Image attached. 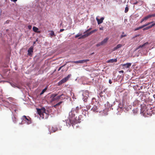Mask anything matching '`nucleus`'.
<instances>
[{
    "instance_id": "nucleus-1",
    "label": "nucleus",
    "mask_w": 155,
    "mask_h": 155,
    "mask_svg": "<svg viewBox=\"0 0 155 155\" xmlns=\"http://www.w3.org/2000/svg\"><path fill=\"white\" fill-rule=\"evenodd\" d=\"M81 108V107H77L75 108H72L71 111L69 113V119L70 124H71L73 127L74 125L81 122V116L80 115L78 117H75L76 114L78 112L79 110Z\"/></svg>"
},
{
    "instance_id": "nucleus-2",
    "label": "nucleus",
    "mask_w": 155,
    "mask_h": 155,
    "mask_svg": "<svg viewBox=\"0 0 155 155\" xmlns=\"http://www.w3.org/2000/svg\"><path fill=\"white\" fill-rule=\"evenodd\" d=\"M37 110L38 114L41 118L44 119L47 118L48 115L45 113V109L44 107L41 109L37 108Z\"/></svg>"
},
{
    "instance_id": "nucleus-3",
    "label": "nucleus",
    "mask_w": 155,
    "mask_h": 155,
    "mask_svg": "<svg viewBox=\"0 0 155 155\" xmlns=\"http://www.w3.org/2000/svg\"><path fill=\"white\" fill-rule=\"evenodd\" d=\"M22 122L21 124L26 123L28 124H29L31 123V119L29 117H27L25 116H23L22 118Z\"/></svg>"
},
{
    "instance_id": "nucleus-4",
    "label": "nucleus",
    "mask_w": 155,
    "mask_h": 155,
    "mask_svg": "<svg viewBox=\"0 0 155 155\" xmlns=\"http://www.w3.org/2000/svg\"><path fill=\"white\" fill-rule=\"evenodd\" d=\"M71 76V74H68L67 77H65V78L62 79L61 81H60L58 83V86H60L63 83H64L66 82L69 78Z\"/></svg>"
},
{
    "instance_id": "nucleus-5",
    "label": "nucleus",
    "mask_w": 155,
    "mask_h": 155,
    "mask_svg": "<svg viewBox=\"0 0 155 155\" xmlns=\"http://www.w3.org/2000/svg\"><path fill=\"white\" fill-rule=\"evenodd\" d=\"M99 107L96 105H94L91 108V110L94 113L100 112V111L99 109Z\"/></svg>"
},
{
    "instance_id": "nucleus-6",
    "label": "nucleus",
    "mask_w": 155,
    "mask_h": 155,
    "mask_svg": "<svg viewBox=\"0 0 155 155\" xmlns=\"http://www.w3.org/2000/svg\"><path fill=\"white\" fill-rule=\"evenodd\" d=\"M49 130L50 131V134H51V132H54L58 130V128L55 126L50 127L49 128Z\"/></svg>"
},
{
    "instance_id": "nucleus-7",
    "label": "nucleus",
    "mask_w": 155,
    "mask_h": 155,
    "mask_svg": "<svg viewBox=\"0 0 155 155\" xmlns=\"http://www.w3.org/2000/svg\"><path fill=\"white\" fill-rule=\"evenodd\" d=\"M131 65V63H128L126 64H121L120 65L124 67V68H129Z\"/></svg>"
},
{
    "instance_id": "nucleus-8",
    "label": "nucleus",
    "mask_w": 155,
    "mask_h": 155,
    "mask_svg": "<svg viewBox=\"0 0 155 155\" xmlns=\"http://www.w3.org/2000/svg\"><path fill=\"white\" fill-rule=\"evenodd\" d=\"M33 47L32 46H31L28 50V55L31 56L32 55V53L33 52Z\"/></svg>"
},
{
    "instance_id": "nucleus-9",
    "label": "nucleus",
    "mask_w": 155,
    "mask_h": 155,
    "mask_svg": "<svg viewBox=\"0 0 155 155\" xmlns=\"http://www.w3.org/2000/svg\"><path fill=\"white\" fill-rule=\"evenodd\" d=\"M64 95L63 94H62L59 96H58L57 97H56L55 98V100H59L60 99H61V100H63L65 99V97H62Z\"/></svg>"
},
{
    "instance_id": "nucleus-10",
    "label": "nucleus",
    "mask_w": 155,
    "mask_h": 155,
    "mask_svg": "<svg viewBox=\"0 0 155 155\" xmlns=\"http://www.w3.org/2000/svg\"><path fill=\"white\" fill-rule=\"evenodd\" d=\"M91 32H87V33H86L85 34L83 35L82 37H81L79 38V39H81V38H84L85 37H87L89 35H91Z\"/></svg>"
},
{
    "instance_id": "nucleus-11",
    "label": "nucleus",
    "mask_w": 155,
    "mask_h": 155,
    "mask_svg": "<svg viewBox=\"0 0 155 155\" xmlns=\"http://www.w3.org/2000/svg\"><path fill=\"white\" fill-rule=\"evenodd\" d=\"M148 42H146L144 43V44L142 45H140L139 46H138L135 49V50H137L140 48H142L145 45H148Z\"/></svg>"
},
{
    "instance_id": "nucleus-12",
    "label": "nucleus",
    "mask_w": 155,
    "mask_h": 155,
    "mask_svg": "<svg viewBox=\"0 0 155 155\" xmlns=\"http://www.w3.org/2000/svg\"><path fill=\"white\" fill-rule=\"evenodd\" d=\"M117 61V58L115 59H110V60H108L107 61V63H114V62H116Z\"/></svg>"
},
{
    "instance_id": "nucleus-13",
    "label": "nucleus",
    "mask_w": 155,
    "mask_h": 155,
    "mask_svg": "<svg viewBox=\"0 0 155 155\" xmlns=\"http://www.w3.org/2000/svg\"><path fill=\"white\" fill-rule=\"evenodd\" d=\"M104 19V18L103 17H102L100 18V19H99L98 18H96V20L97 21L98 24L99 25L102 23Z\"/></svg>"
},
{
    "instance_id": "nucleus-14",
    "label": "nucleus",
    "mask_w": 155,
    "mask_h": 155,
    "mask_svg": "<svg viewBox=\"0 0 155 155\" xmlns=\"http://www.w3.org/2000/svg\"><path fill=\"white\" fill-rule=\"evenodd\" d=\"M108 39L109 38H105L101 42V45H103L105 44L107 42Z\"/></svg>"
},
{
    "instance_id": "nucleus-15",
    "label": "nucleus",
    "mask_w": 155,
    "mask_h": 155,
    "mask_svg": "<svg viewBox=\"0 0 155 155\" xmlns=\"http://www.w3.org/2000/svg\"><path fill=\"white\" fill-rule=\"evenodd\" d=\"M155 25V23H154L152 24L150 26H149L147 27L146 28H144L143 29V30L144 31V30H148V29L151 28L152 27H153Z\"/></svg>"
},
{
    "instance_id": "nucleus-16",
    "label": "nucleus",
    "mask_w": 155,
    "mask_h": 155,
    "mask_svg": "<svg viewBox=\"0 0 155 155\" xmlns=\"http://www.w3.org/2000/svg\"><path fill=\"white\" fill-rule=\"evenodd\" d=\"M33 31L35 32L39 33L40 32V31H38V28L35 26H34L33 27Z\"/></svg>"
},
{
    "instance_id": "nucleus-17",
    "label": "nucleus",
    "mask_w": 155,
    "mask_h": 155,
    "mask_svg": "<svg viewBox=\"0 0 155 155\" xmlns=\"http://www.w3.org/2000/svg\"><path fill=\"white\" fill-rule=\"evenodd\" d=\"M122 45L121 44H119L117 45V46L115 47L114 48V50H115L120 48H121L122 46Z\"/></svg>"
},
{
    "instance_id": "nucleus-18",
    "label": "nucleus",
    "mask_w": 155,
    "mask_h": 155,
    "mask_svg": "<svg viewBox=\"0 0 155 155\" xmlns=\"http://www.w3.org/2000/svg\"><path fill=\"white\" fill-rule=\"evenodd\" d=\"M85 94V93H84L83 94V96H84L83 99L84 101V102H86L87 101V99L88 98V94H87V96H85L84 95V94Z\"/></svg>"
},
{
    "instance_id": "nucleus-19",
    "label": "nucleus",
    "mask_w": 155,
    "mask_h": 155,
    "mask_svg": "<svg viewBox=\"0 0 155 155\" xmlns=\"http://www.w3.org/2000/svg\"><path fill=\"white\" fill-rule=\"evenodd\" d=\"M82 111H83L82 114L84 115V116H86V114H88L87 110L85 109H84V110H83V109H82Z\"/></svg>"
},
{
    "instance_id": "nucleus-20",
    "label": "nucleus",
    "mask_w": 155,
    "mask_h": 155,
    "mask_svg": "<svg viewBox=\"0 0 155 155\" xmlns=\"http://www.w3.org/2000/svg\"><path fill=\"white\" fill-rule=\"evenodd\" d=\"M58 94L55 93V94H52L51 95L50 97V98H55L56 97Z\"/></svg>"
},
{
    "instance_id": "nucleus-21",
    "label": "nucleus",
    "mask_w": 155,
    "mask_h": 155,
    "mask_svg": "<svg viewBox=\"0 0 155 155\" xmlns=\"http://www.w3.org/2000/svg\"><path fill=\"white\" fill-rule=\"evenodd\" d=\"M80 61V63H83L84 62H86L87 61H89V59H86V60H81Z\"/></svg>"
},
{
    "instance_id": "nucleus-22",
    "label": "nucleus",
    "mask_w": 155,
    "mask_h": 155,
    "mask_svg": "<svg viewBox=\"0 0 155 155\" xmlns=\"http://www.w3.org/2000/svg\"><path fill=\"white\" fill-rule=\"evenodd\" d=\"M62 103V101H60L59 103L57 104H56L54 105L53 106V107H54L55 108H56L58 106L60 105Z\"/></svg>"
},
{
    "instance_id": "nucleus-23",
    "label": "nucleus",
    "mask_w": 155,
    "mask_h": 155,
    "mask_svg": "<svg viewBox=\"0 0 155 155\" xmlns=\"http://www.w3.org/2000/svg\"><path fill=\"white\" fill-rule=\"evenodd\" d=\"M69 62H70V63H76V64L80 63V61H70L68 62L67 63H69Z\"/></svg>"
},
{
    "instance_id": "nucleus-24",
    "label": "nucleus",
    "mask_w": 155,
    "mask_h": 155,
    "mask_svg": "<svg viewBox=\"0 0 155 155\" xmlns=\"http://www.w3.org/2000/svg\"><path fill=\"white\" fill-rule=\"evenodd\" d=\"M12 119L14 123H16L17 121V118L15 116H14L13 117H12Z\"/></svg>"
},
{
    "instance_id": "nucleus-25",
    "label": "nucleus",
    "mask_w": 155,
    "mask_h": 155,
    "mask_svg": "<svg viewBox=\"0 0 155 155\" xmlns=\"http://www.w3.org/2000/svg\"><path fill=\"white\" fill-rule=\"evenodd\" d=\"M50 35L51 37L53 36H56L54 34V31H50Z\"/></svg>"
},
{
    "instance_id": "nucleus-26",
    "label": "nucleus",
    "mask_w": 155,
    "mask_h": 155,
    "mask_svg": "<svg viewBox=\"0 0 155 155\" xmlns=\"http://www.w3.org/2000/svg\"><path fill=\"white\" fill-rule=\"evenodd\" d=\"M147 20V18L146 16L144 17V18H142V19L141 20V21L140 22V23H142L144 21H146Z\"/></svg>"
},
{
    "instance_id": "nucleus-27",
    "label": "nucleus",
    "mask_w": 155,
    "mask_h": 155,
    "mask_svg": "<svg viewBox=\"0 0 155 155\" xmlns=\"http://www.w3.org/2000/svg\"><path fill=\"white\" fill-rule=\"evenodd\" d=\"M47 88L45 87L44 89L42 90L41 92L40 93V95H41L44 94V93L45 91L47 90Z\"/></svg>"
},
{
    "instance_id": "nucleus-28",
    "label": "nucleus",
    "mask_w": 155,
    "mask_h": 155,
    "mask_svg": "<svg viewBox=\"0 0 155 155\" xmlns=\"http://www.w3.org/2000/svg\"><path fill=\"white\" fill-rule=\"evenodd\" d=\"M143 28V25H142V26H140L139 27H138V28H135L134 29V31H137V30H139V29H141L142 28Z\"/></svg>"
},
{
    "instance_id": "nucleus-29",
    "label": "nucleus",
    "mask_w": 155,
    "mask_h": 155,
    "mask_svg": "<svg viewBox=\"0 0 155 155\" xmlns=\"http://www.w3.org/2000/svg\"><path fill=\"white\" fill-rule=\"evenodd\" d=\"M153 21H151V22H148V23H147L146 24H145V25H143V28H144V27H146V26L149 25H150L151 23H153Z\"/></svg>"
},
{
    "instance_id": "nucleus-30",
    "label": "nucleus",
    "mask_w": 155,
    "mask_h": 155,
    "mask_svg": "<svg viewBox=\"0 0 155 155\" xmlns=\"http://www.w3.org/2000/svg\"><path fill=\"white\" fill-rule=\"evenodd\" d=\"M128 10H129L128 7L127 6H126L125 8V11H124L125 12L127 13L128 11Z\"/></svg>"
},
{
    "instance_id": "nucleus-31",
    "label": "nucleus",
    "mask_w": 155,
    "mask_h": 155,
    "mask_svg": "<svg viewBox=\"0 0 155 155\" xmlns=\"http://www.w3.org/2000/svg\"><path fill=\"white\" fill-rule=\"evenodd\" d=\"M91 106H90V105H87L86 106V108H87V110L90 109V108H91Z\"/></svg>"
},
{
    "instance_id": "nucleus-32",
    "label": "nucleus",
    "mask_w": 155,
    "mask_h": 155,
    "mask_svg": "<svg viewBox=\"0 0 155 155\" xmlns=\"http://www.w3.org/2000/svg\"><path fill=\"white\" fill-rule=\"evenodd\" d=\"M97 31V29H94L91 31V34H93V33Z\"/></svg>"
},
{
    "instance_id": "nucleus-33",
    "label": "nucleus",
    "mask_w": 155,
    "mask_h": 155,
    "mask_svg": "<svg viewBox=\"0 0 155 155\" xmlns=\"http://www.w3.org/2000/svg\"><path fill=\"white\" fill-rule=\"evenodd\" d=\"M66 64H65L64 65L60 67L58 69V71H59L61 69V68L64 67V66Z\"/></svg>"
},
{
    "instance_id": "nucleus-34",
    "label": "nucleus",
    "mask_w": 155,
    "mask_h": 155,
    "mask_svg": "<svg viewBox=\"0 0 155 155\" xmlns=\"http://www.w3.org/2000/svg\"><path fill=\"white\" fill-rule=\"evenodd\" d=\"M127 36V35L124 34V35H122L120 36V38H122L123 37H125Z\"/></svg>"
},
{
    "instance_id": "nucleus-35",
    "label": "nucleus",
    "mask_w": 155,
    "mask_h": 155,
    "mask_svg": "<svg viewBox=\"0 0 155 155\" xmlns=\"http://www.w3.org/2000/svg\"><path fill=\"white\" fill-rule=\"evenodd\" d=\"M101 45H101V42H100V43H98V44H97V45H96V46H97V47H99V46H101Z\"/></svg>"
},
{
    "instance_id": "nucleus-36",
    "label": "nucleus",
    "mask_w": 155,
    "mask_h": 155,
    "mask_svg": "<svg viewBox=\"0 0 155 155\" xmlns=\"http://www.w3.org/2000/svg\"><path fill=\"white\" fill-rule=\"evenodd\" d=\"M146 17L147 18V19H148L149 18H151L150 15H147V16H146Z\"/></svg>"
},
{
    "instance_id": "nucleus-37",
    "label": "nucleus",
    "mask_w": 155,
    "mask_h": 155,
    "mask_svg": "<svg viewBox=\"0 0 155 155\" xmlns=\"http://www.w3.org/2000/svg\"><path fill=\"white\" fill-rule=\"evenodd\" d=\"M51 99V102H53V101H54L55 100V98H50Z\"/></svg>"
},
{
    "instance_id": "nucleus-38",
    "label": "nucleus",
    "mask_w": 155,
    "mask_h": 155,
    "mask_svg": "<svg viewBox=\"0 0 155 155\" xmlns=\"http://www.w3.org/2000/svg\"><path fill=\"white\" fill-rule=\"evenodd\" d=\"M81 35H80V34H77L76 35V36H75V38H78Z\"/></svg>"
},
{
    "instance_id": "nucleus-39",
    "label": "nucleus",
    "mask_w": 155,
    "mask_h": 155,
    "mask_svg": "<svg viewBox=\"0 0 155 155\" xmlns=\"http://www.w3.org/2000/svg\"><path fill=\"white\" fill-rule=\"evenodd\" d=\"M31 27H32V26L31 25H28V29H31Z\"/></svg>"
},
{
    "instance_id": "nucleus-40",
    "label": "nucleus",
    "mask_w": 155,
    "mask_h": 155,
    "mask_svg": "<svg viewBox=\"0 0 155 155\" xmlns=\"http://www.w3.org/2000/svg\"><path fill=\"white\" fill-rule=\"evenodd\" d=\"M151 16V17H155V14H153L152 15H150Z\"/></svg>"
},
{
    "instance_id": "nucleus-41",
    "label": "nucleus",
    "mask_w": 155,
    "mask_h": 155,
    "mask_svg": "<svg viewBox=\"0 0 155 155\" xmlns=\"http://www.w3.org/2000/svg\"><path fill=\"white\" fill-rule=\"evenodd\" d=\"M99 29L100 30H103L104 29V28L103 27L100 28Z\"/></svg>"
},
{
    "instance_id": "nucleus-42",
    "label": "nucleus",
    "mask_w": 155,
    "mask_h": 155,
    "mask_svg": "<svg viewBox=\"0 0 155 155\" xmlns=\"http://www.w3.org/2000/svg\"><path fill=\"white\" fill-rule=\"evenodd\" d=\"M91 28H89V29H87L86 31V32H88L89 31H90L91 29Z\"/></svg>"
},
{
    "instance_id": "nucleus-43",
    "label": "nucleus",
    "mask_w": 155,
    "mask_h": 155,
    "mask_svg": "<svg viewBox=\"0 0 155 155\" xmlns=\"http://www.w3.org/2000/svg\"><path fill=\"white\" fill-rule=\"evenodd\" d=\"M120 73H124V71L123 70H121L119 71Z\"/></svg>"
},
{
    "instance_id": "nucleus-44",
    "label": "nucleus",
    "mask_w": 155,
    "mask_h": 155,
    "mask_svg": "<svg viewBox=\"0 0 155 155\" xmlns=\"http://www.w3.org/2000/svg\"><path fill=\"white\" fill-rule=\"evenodd\" d=\"M109 82L110 84H111L112 83V82L110 79L109 81Z\"/></svg>"
},
{
    "instance_id": "nucleus-45",
    "label": "nucleus",
    "mask_w": 155,
    "mask_h": 155,
    "mask_svg": "<svg viewBox=\"0 0 155 155\" xmlns=\"http://www.w3.org/2000/svg\"><path fill=\"white\" fill-rule=\"evenodd\" d=\"M64 29H61L60 30V32H62V31H64Z\"/></svg>"
},
{
    "instance_id": "nucleus-46",
    "label": "nucleus",
    "mask_w": 155,
    "mask_h": 155,
    "mask_svg": "<svg viewBox=\"0 0 155 155\" xmlns=\"http://www.w3.org/2000/svg\"><path fill=\"white\" fill-rule=\"evenodd\" d=\"M9 20H7L6 21V23L7 24V23H8L9 22Z\"/></svg>"
},
{
    "instance_id": "nucleus-47",
    "label": "nucleus",
    "mask_w": 155,
    "mask_h": 155,
    "mask_svg": "<svg viewBox=\"0 0 155 155\" xmlns=\"http://www.w3.org/2000/svg\"><path fill=\"white\" fill-rule=\"evenodd\" d=\"M12 1H13L14 2H16L17 0H11Z\"/></svg>"
},
{
    "instance_id": "nucleus-48",
    "label": "nucleus",
    "mask_w": 155,
    "mask_h": 155,
    "mask_svg": "<svg viewBox=\"0 0 155 155\" xmlns=\"http://www.w3.org/2000/svg\"><path fill=\"white\" fill-rule=\"evenodd\" d=\"M138 3V2L137 1H136L134 3V4H136Z\"/></svg>"
},
{
    "instance_id": "nucleus-49",
    "label": "nucleus",
    "mask_w": 155,
    "mask_h": 155,
    "mask_svg": "<svg viewBox=\"0 0 155 155\" xmlns=\"http://www.w3.org/2000/svg\"><path fill=\"white\" fill-rule=\"evenodd\" d=\"M35 41L34 42H33V44H35Z\"/></svg>"
},
{
    "instance_id": "nucleus-50",
    "label": "nucleus",
    "mask_w": 155,
    "mask_h": 155,
    "mask_svg": "<svg viewBox=\"0 0 155 155\" xmlns=\"http://www.w3.org/2000/svg\"><path fill=\"white\" fill-rule=\"evenodd\" d=\"M85 93H86V94H87V93L88 94V92H86Z\"/></svg>"
},
{
    "instance_id": "nucleus-51",
    "label": "nucleus",
    "mask_w": 155,
    "mask_h": 155,
    "mask_svg": "<svg viewBox=\"0 0 155 155\" xmlns=\"http://www.w3.org/2000/svg\"><path fill=\"white\" fill-rule=\"evenodd\" d=\"M124 32H123L122 33V34H124Z\"/></svg>"
}]
</instances>
